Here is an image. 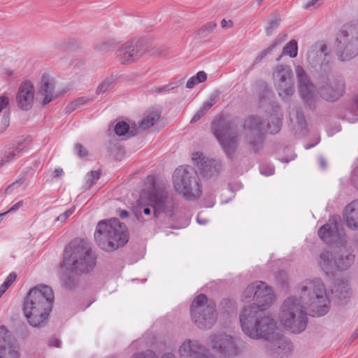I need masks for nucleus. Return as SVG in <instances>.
I'll return each mask as SVG.
<instances>
[{
    "instance_id": "f257e3e1",
    "label": "nucleus",
    "mask_w": 358,
    "mask_h": 358,
    "mask_svg": "<svg viewBox=\"0 0 358 358\" xmlns=\"http://www.w3.org/2000/svg\"><path fill=\"white\" fill-rule=\"evenodd\" d=\"M55 296L51 287L38 285L27 294L23 303V313L33 327H44L52 310Z\"/></svg>"
},
{
    "instance_id": "f03ea898",
    "label": "nucleus",
    "mask_w": 358,
    "mask_h": 358,
    "mask_svg": "<svg viewBox=\"0 0 358 358\" xmlns=\"http://www.w3.org/2000/svg\"><path fill=\"white\" fill-rule=\"evenodd\" d=\"M242 331L252 339H264L268 342L279 332L276 322L263 311L243 308L239 315Z\"/></svg>"
},
{
    "instance_id": "7ed1b4c3",
    "label": "nucleus",
    "mask_w": 358,
    "mask_h": 358,
    "mask_svg": "<svg viewBox=\"0 0 358 358\" xmlns=\"http://www.w3.org/2000/svg\"><path fill=\"white\" fill-rule=\"evenodd\" d=\"M174 203L172 199H169L165 184L162 182H153L151 191L148 198L142 194L138 201V206L133 211L137 219H140L141 213L148 215L152 209L155 217L161 213L171 217L173 215Z\"/></svg>"
},
{
    "instance_id": "20e7f679",
    "label": "nucleus",
    "mask_w": 358,
    "mask_h": 358,
    "mask_svg": "<svg viewBox=\"0 0 358 358\" xmlns=\"http://www.w3.org/2000/svg\"><path fill=\"white\" fill-rule=\"evenodd\" d=\"M300 301L306 308L308 307L313 316L326 315L330 308V301L326 287L320 278L306 280L300 287Z\"/></svg>"
},
{
    "instance_id": "39448f33",
    "label": "nucleus",
    "mask_w": 358,
    "mask_h": 358,
    "mask_svg": "<svg viewBox=\"0 0 358 358\" xmlns=\"http://www.w3.org/2000/svg\"><path fill=\"white\" fill-rule=\"evenodd\" d=\"M98 246L106 252H113L124 246L129 240L127 229L117 218L100 221L94 232Z\"/></svg>"
},
{
    "instance_id": "423d86ee",
    "label": "nucleus",
    "mask_w": 358,
    "mask_h": 358,
    "mask_svg": "<svg viewBox=\"0 0 358 358\" xmlns=\"http://www.w3.org/2000/svg\"><path fill=\"white\" fill-rule=\"evenodd\" d=\"M96 256L90 245L83 240L73 241L66 249L64 264L76 273L90 272L96 266Z\"/></svg>"
},
{
    "instance_id": "0eeeda50",
    "label": "nucleus",
    "mask_w": 358,
    "mask_h": 358,
    "mask_svg": "<svg viewBox=\"0 0 358 358\" xmlns=\"http://www.w3.org/2000/svg\"><path fill=\"white\" fill-rule=\"evenodd\" d=\"M306 308L296 296L287 298L279 313V321L292 333L303 331L307 326Z\"/></svg>"
},
{
    "instance_id": "6e6552de",
    "label": "nucleus",
    "mask_w": 358,
    "mask_h": 358,
    "mask_svg": "<svg viewBox=\"0 0 358 358\" xmlns=\"http://www.w3.org/2000/svg\"><path fill=\"white\" fill-rule=\"evenodd\" d=\"M173 185L176 192L187 199L200 196L201 185L196 171L190 166H181L173 175Z\"/></svg>"
},
{
    "instance_id": "1a4fd4ad",
    "label": "nucleus",
    "mask_w": 358,
    "mask_h": 358,
    "mask_svg": "<svg viewBox=\"0 0 358 358\" xmlns=\"http://www.w3.org/2000/svg\"><path fill=\"white\" fill-rule=\"evenodd\" d=\"M275 300L272 288L262 281H257L248 285L241 296L242 301L252 302L243 308H252L260 311L271 306Z\"/></svg>"
},
{
    "instance_id": "9d476101",
    "label": "nucleus",
    "mask_w": 358,
    "mask_h": 358,
    "mask_svg": "<svg viewBox=\"0 0 358 358\" xmlns=\"http://www.w3.org/2000/svg\"><path fill=\"white\" fill-rule=\"evenodd\" d=\"M336 50L342 61L350 60L358 55V20L345 24L338 31Z\"/></svg>"
},
{
    "instance_id": "9b49d317",
    "label": "nucleus",
    "mask_w": 358,
    "mask_h": 358,
    "mask_svg": "<svg viewBox=\"0 0 358 358\" xmlns=\"http://www.w3.org/2000/svg\"><path fill=\"white\" fill-rule=\"evenodd\" d=\"M190 310L193 322L200 329H210L216 321L215 305L203 294L194 299Z\"/></svg>"
},
{
    "instance_id": "f8f14e48",
    "label": "nucleus",
    "mask_w": 358,
    "mask_h": 358,
    "mask_svg": "<svg viewBox=\"0 0 358 358\" xmlns=\"http://www.w3.org/2000/svg\"><path fill=\"white\" fill-rule=\"evenodd\" d=\"M211 128L224 153L231 157L238 147L236 127L231 122L213 121Z\"/></svg>"
},
{
    "instance_id": "ddd939ff",
    "label": "nucleus",
    "mask_w": 358,
    "mask_h": 358,
    "mask_svg": "<svg viewBox=\"0 0 358 358\" xmlns=\"http://www.w3.org/2000/svg\"><path fill=\"white\" fill-rule=\"evenodd\" d=\"M208 343L222 358H231L239 354L236 338L225 333H214L209 336Z\"/></svg>"
},
{
    "instance_id": "4468645a",
    "label": "nucleus",
    "mask_w": 358,
    "mask_h": 358,
    "mask_svg": "<svg viewBox=\"0 0 358 358\" xmlns=\"http://www.w3.org/2000/svg\"><path fill=\"white\" fill-rule=\"evenodd\" d=\"M318 235L323 241L328 244L336 243L343 246L346 243L345 236L338 216H332L327 224L319 229Z\"/></svg>"
},
{
    "instance_id": "2eb2a0df",
    "label": "nucleus",
    "mask_w": 358,
    "mask_h": 358,
    "mask_svg": "<svg viewBox=\"0 0 358 358\" xmlns=\"http://www.w3.org/2000/svg\"><path fill=\"white\" fill-rule=\"evenodd\" d=\"M274 84L278 94L282 99L292 96L294 92L292 70L288 66L278 65L273 73Z\"/></svg>"
},
{
    "instance_id": "dca6fc26",
    "label": "nucleus",
    "mask_w": 358,
    "mask_h": 358,
    "mask_svg": "<svg viewBox=\"0 0 358 358\" xmlns=\"http://www.w3.org/2000/svg\"><path fill=\"white\" fill-rule=\"evenodd\" d=\"M243 130L246 143L252 146L254 150L262 141V135L266 131V127L258 116H250L243 123Z\"/></svg>"
},
{
    "instance_id": "f3484780",
    "label": "nucleus",
    "mask_w": 358,
    "mask_h": 358,
    "mask_svg": "<svg viewBox=\"0 0 358 358\" xmlns=\"http://www.w3.org/2000/svg\"><path fill=\"white\" fill-rule=\"evenodd\" d=\"M179 358H215L201 342L187 338L178 347Z\"/></svg>"
},
{
    "instance_id": "a211bd4d",
    "label": "nucleus",
    "mask_w": 358,
    "mask_h": 358,
    "mask_svg": "<svg viewBox=\"0 0 358 358\" xmlns=\"http://www.w3.org/2000/svg\"><path fill=\"white\" fill-rule=\"evenodd\" d=\"M295 72L298 81L299 92L304 101L311 105L316 100L319 90H315L314 85L302 66L299 65L296 66Z\"/></svg>"
},
{
    "instance_id": "6ab92c4d",
    "label": "nucleus",
    "mask_w": 358,
    "mask_h": 358,
    "mask_svg": "<svg viewBox=\"0 0 358 358\" xmlns=\"http://www.w3.org/2000/svg\"><path fill=\"white\" fill-rule=\"evenodd\" d=\"M355 256L353 255H347L345 262H341V259H336L335 255L332 252L323 251L318 260L319 266L325 272L329 274L334 269L346 270L354 262Z\"/></svg>"
},
{
    "instance_id": "aec40b11",
    "label": "nucleus",
    "mask_w": 358,
    "mask_h": 358,
    "mask_svg": "<svg viewBox=\"0 0 358 358\" xmlns=\"http://www.w3.org/2000/svg\"><path fill=\"white\" fill-rule=\"evenodd\" d=\"M345 90V83L341 78L324 79L320 83L319 94L327 101H335L341 96Z\"/></svg>"
},
{
    "instance_id": "412c9836",
    "label": "nucleus",
    "mask_w": 358,
    "mask_h": 358,
    "mask_svg": "<svg viewBox=\"0 0 358 358\" xmlns=\"http://www.w3.org/2000/svg\"><path fill=\"white\" fill-rule=\"evenodd\" d=\"M192 159L205 178H210L222 170V166L220 160L206 157L201 152H194Z\"/></svg>"
},
{
    "instance_id": "4be33fe9",
    "label": "nucleus",
    "mask_w": 358,
    "mask_h": 358,
    "mask_svg": "<svg viewBox=\"0 0 358 358\" xmlns=\"http://www.w3.org/2000/svg\"><path fill=\"white\" fill-rule=\"evenodd\" d=\"M20 348L4 326L0 327V358H20Z\"/></svg>"
},
{
    "instance_id": "5701e85b",
    "label": "nucleus",
    "mask_w": 358,
    "mask_h": 358,
    "mask_svg": "<svg viewBox=\"0 0 358 358\" xmlns=\"http://www.w3.org/2000/svg\"><path fill=\"white\" fill-rule=\"evenodd\" d=\"M141 45L136 41H130L121 45L116 51V57L123 64L134 62L141 55Z\"/></svg>"
},
{
    "instance_id": "b1692460",
    "label": "nucleus",
    "mask_w": 358,
    "mask_h": 358,
    "mask_svg": "<svg viewBox=\"0 0 358 358\" xmlns=\"http://www.w3.org/2000/svg\"><path fill=\"white\" fill-rule=\"evenodd\" d=\"M35 90L29 81L21 83L16 95V101L20 108L24 110H29L34 102Z\"/></svg>"
},
{
    "instance_id": "393cba45",
    "label": "nucleus",
    "mask_w": 358,
    "mask_h": 358,
    "mask_svg": "<svg viewBox=\"0 0 358 358\" xmlns=\"http://www.w3.org/2000/svg\"><path fill=\"white\" fill-rule=\"evenodd\" d=\"M266 348L270 352L271 355L283 358L284 355L292 350V344L289 340L284 338L278 332L275 338L267 342Z\"/></svg>"
},
{
    "instance_id": "a878e982",
    "label": "nucleus",
    "mask_w": 358,
    "mask_h": 358,
    "mask_svg": "<svg viewBox=\"0 0 358 358\" xmlns=\"http://www.w3.org/2000/svg\"><path fill=\"white\" fill-rule=\"evenodd\" d=\"M55 80L48 73H44L41 80L38 94L43 98V103L47 104L56 98L59 94L55 91Z\"/></svg>"
},
{
    "instance_id": "bb28decb",
    "label": "nucleus",
    "mask_w": 358,
    "mask_h": 358,
    "mask_svg": "<svg viewBox=\"0 0 358 358\" xmlns=\"http://www.w3.org/2000/svg\"><path fill=\"white\" fill-rule=\"evenodd\" d=\"M268 113L267 128L271 134L278 133L281 128L282 113L278 105H271Z\"/></svg>"
},
{
    "instance_id": "cd10ccee",
    "label": "nucleus",
    "mask_w": 358,
    "mask_h": 358,
    "mask_svg": "<svg viewBox=\"0 0 358 358\" xmlns=\"http://www.w3.org/2000/svg\"><path fill=\"white\" fill-rule=\"evenodd\" d=\"M327 48L322 43H315L312 45L308 52L307 59L308 63L314 66L322 64L327 55Z\"/></svg>"
},
{
    "instance_id": "c85d7f7f",
    "label": "nucleus",
    "mask_w": 358,
    "mask_h": 358,
    "mask_svg": "<svg viewBox=\"0 0 358 358\" xmlns=\"http://www.w3.org/2000/svg\"><path fill=\"white\" fill-rule=\"evenodd\" d=\"M346 225L351 229H358V199L346 206L344 211Z\"/></svg>"
},
{
    "instance_id": "c756f323",
    "label": "nucleus",
    "mask_w": 358,
    "mask_h": 358,
    "mask_svg": "<svg viewBox=\"0 0 358 358\" xmlns=\"http://www.w3.org/2000/svg\"><path fill=\"white\" fill-rule=\"evenodd\" d=\"M334 297L343 303L349 299L352 296V290L348 282L346 280H338L332 289Z\"/></svg>"
},
{
    "instance_id": "7c9ffc66",
    "label": "nucleus",
    "mask_w": 358,
    "mask_h": 358,
    "mask_svg": "<svg viewBox=\"0 0 358 358\" xmlns=\"http://www.w3.org/2000/svg\"><path fill=\"white\" fill-rule=\"evenodd\" d=\"M289 117L295 132L304 134L306 123L303 114L297 109H292L289 112Z\"/></svg>"
},
{
    "instance_id": "2f4dec72",
    "label": "nucleus",
    "mask_w": 358,
    "mask_h": 358,
    "mask_svg": "<svg viewBox=\"0 0 358 358\" xmlns=\"http://www.w3.org/2000/svg\"><path fill=\"white\" fill-rule=\"evenodd\" d=\"M114 130L117 136L129 138L136 134L138 129L136 126L130 127L127 122L122 121L116 124Z\"/></svg>"
},
{
    "instance_id": "473e14b6",
    "label": "nucleus",
    "mask_w": 358,
    "mask_h": 358,
    "mask_svg": "<svg viewBox=\"0 0 358 358\" xmlns=\"http://www.w3.org/2000/svg\"><path fill=\"white\" fill-rule=\"evenodd\" d=\"M216 96H210L206 101H205L202 106L198 110L191 120V122L194 123L197 122L206 113L215 103Z\"/></svg>"
},
{
    "instance_id": "72a5a7b5",
    "label": "nucleus",
    "mask_w": 358,
    "mask_h": 358,
    "mask_svg": "<svg viewBox=\"0 0 358 358\" xmlns=\"http://www.w3.org/2000/svg\"><path fill=\"white\" fill-rule=\"evenodd\" d=\"M22 148L16 147L15 148L8 149L0 155V168L6 164L13 161L17 153L22 151Z\"/></svg>"
},
{
    "instance_id": "f704fd0d",
    "label": "nucleus",
    "mask_w": 358,
    "mask_h": 358,
    "mask_svg": "<svg viewBox=\"0 0 358 358\" xmlns=\"http://www.w3.org/2000/svg\"><path fill=\"white\" fill-rule=\"evenodd\" d=\"M160 114L157 111H152L143 117L139 127L146 129L153 126L159 119Z\"/></svg>"
},
{
    "instance_id": "c9c22d12",
    "label": "nucleus",
    "mask_w": 358,
    "mask_h": 358,
    "mask_svg": "<svg viewBox=\"0 0 358 358\" xmlns=\"http://www.w3.org/2000/svg\"><path fill=\"white\" fill-rule=\"evenodd\" d=\"M101 176V172L98 171H92L88 173L85 178V185L83 188L86 190L90 189L96 182L99 179Z\"/></svg>"
},
{
    "instance_id": "e433bc0d",
    "label": "nucleus",
    "mask_w": 358,
    "mask_h": 358,
    "mask_svg": "<svg viewBox=\"0 0 358 358\" xmlns=\"http://www.w3.org/2000/svg\"><path fill=\"white\" fill-rule=\"evenodd\" d=\"M132 358H157L155 353L150 350L144 352L135 353ZM161 358H176L175 355L171 352H166L162 355Z\"/></svg>"
},
{
    "instance_id": "4c0bfd02",
    "label": "nucleus",
    "mask_w": 358,
    "mask_h": 358,
    "mask_svg": "<svg viewBox=\"0 0 358 358\" xmlns=\"http://www.w3.org/2000/svg\"><path fill=\"white\" fill-rule=\"evenodd\" d=\"M298 53L297 43L295 40L290 41L283 48L282 54L292 58L296 57Z\"/></svg>"
},
{
    "instance_id": "58836bf2",
    "label": "nucleus",
    "mask_w": 358,
    "mask_h": 358,
    "mask_svg": "<svg viewBox=\"0 0 358 358\" xmlns=\"http://www.w3.org/2000/svg\"><path fill=\"white\" fill-rule=\"evenodd\" d=\"M346 120L351 123L358 121V96L356 99L352 107L345 113Z\"/></svg>"
},
{
    "instance_id": "ea45409f",
    "label": "nucleus",
    "mask_w": 358,
    "mask_h": 358,
    "mask_svg": "<svg viewBox=\"0 0 358 358\" xmlns=\"http://www.w3.org/2000/svg\"><path fill=\"white\" fill-rule=\"evenodd\" d=\"M91 99L87 98V97H79L76 99H75L73 101L71 102L66 107V112L67 113H70L75 110L76 109L80 108L83 105L85 104L87 102L90 101Z\"/></svg>"
},
{
    "instance_id": "a19ab883",
    "label": "nucleus",
    "mask_w": 358,
    "mask_h": 358,
    "mask_svg": "<svg viewBox=\"0 0 358 358\" xmlns=\"http://www.w3.org/2000/svg\"><path fill=\"white\" fill-rule=\"evenodd\" d=\"M113 86L112 79L104 80L97 87L96 93L103 94L110 90Z\"/></svg>"
},
{
    "instance_id": "79ce46f5",
    "label": "nucleus",
    "mask_w": 358,
    "mask_h": 358,
    "mask_svg": "<svg viewBox=\"0 0 358 358\" xmlns=\"http://www.w3.org/2000/svg\"><path fill=\"white\" fill-rule=\"evenodd\" d=\"M216 24L213 22H210L204 24L199 30L200 34L203 36H207L211 33L215 28Z\"/></svg>"
},
{
    "instance_id": "37998d69",
    "label": "nucleus",
    "mask_w": 358,
    "mask_h": 358,
    "mask_svg": "<svg viewBox=\"0 0 358 358\" xmlns=\"http://www.w3.org/2000/svg\"><path fill=\"white\" fill-rule=\"evenodd\" d=\"M75 210L76 208L72 207L64 213L60 214L55 219V222H59L60 224L64 223L66 220L74 213Z\"/></svg>"
},
{
    "instance_id": "c03bdc74",
    "label": "nucleus",
    "mask_w": 358,
    "mask_h": 358,
    "mask_svg": "<svg viewBox=\"0 0 358 358\" xmlns=\"http://www.w3.org/2000/svg\"><path fill=\"white\" fill-rule=\"evenodd\" d=\"M285 39H275L267 48L261 53V59L269 54L277 46L280 45Z\"/></svg>"
},
{
    "instance_id": "a18cd8bd",
    "label": "nucleus",
    "mask_w": 358,
    "mask_h": 358,
    "mask_svg": "<svg viewBox=\"0 0 358 358\" xmlns=\"http://www.w3.org/2000/svg\"><path fill=\"white\" fill-rule=\"evenodd\" d=\"M24 182V179L23 177L18 178L15 182L9 185L5 189V194H8L12 193L16 187L22 185Z\"/></svg>"
},
{
    "instance_id": "49530a36",
    "label": "nucleus",
    "mask_w": 358,
    "mask_h": 358,
    "mask_svg": "<svg viewBox=\"0 0 358 358\" xmlns=\"http://www.w3.org/2000/svg\"><path fill=\"white\" fill-rule=\"evenodd\" d=\"M114 44V42L111 40L101 41L96 44V48L101 51L108 50Z\"/></svg>"
},
{
    "instance_id": "de8ad7c7",
    "label": "nucleus",
    "mask_w": 358,
    "mask_h": 358,
    "mask_svg": "<svg viewBox=\"0 0 358 358\" xmlns=\"http://www.w3.org/2000/svg\"><path fill=\"white\" fill-rule=\"evenodd\" d=\"M279 26V20L275 18L273 20H271L270 22H268L267 27L266 28V31L267 35H271L273 32V31L275 29H277Z\"/></svg>"
},
{
    "instance_id": "09e8293b",
    "label": "nucleus",
    "mask_w": 358,
    "mask_h": 358,
    "mask_svg": "<svg viewBox=\"0 0 358 358\" xmlns=\"http://www.w3.org/2000/svg\"><path fill=\"white\" fill-rule=\"evenodd\" d=\"M322 3L323 2L322 0H307L303 8L306 9L316 8L321 6Z\"/></svg>"
},
{
    "instance_id": "8fccbe9b",
    "label": "nucleus",
    "mask_w": 358,
    "mask_h": 358,
    "mask_svg": "<svg viewBox=\"0 0 358 358\" xmlns=\"http://www.w3.org/2000/svg\"><path fill=\"white\" fill-rule=\"evenodd\" d=\"M260 172L264 176H271L274 173V168L269 165H263L260 167Z\"/></svg>"
},
{
    "instance_id": "3c124183",
    "label": "nucleus",
    "mask_w": 358,
    "mask_h": 358,
    "mask_svg": "<svg viewBox=\"0 0 358 358\" xmlns=\"http://www.w3.org/2000/svg\"><path fill=\"white\" fill-rule=\"evenodd\" d=\"M75 150L80 157H85L87 155V150L79 143L75 145Z\"/></svg>"
},
{
    "instance_id": "603ef678",
    "label": "nucleus",
    "mask_w": 358,
    "mask_h": 358,
    "mask_svg": "<svg viewBox=\"0 0 358 358\" xmlns=\"http://www.w3.org/2000/svg\"><path fill=\"white\" fill-rule=\"evenodd\" d=\"M9 103V99L6 96H0V113L5 109Z\"/></svg>"
},
{
    "instance_id": "864d4df0",
    "label": "nucleus",
    "mask_w": 358,
    "mask_h": 358,
    "mask_svg": "<svg viewBox=\"0 0 358 358\" xmlns=\"http://www.w3.org/2000/svg\"><path fill=\"white\" fill-rule=\"evenodd\" d=\"M176 87V85L173 84H169L162 87L157 88L155 90V92L157 93H163L167 92L171 90H173Z\"/></svg>"
},
{
    "instance_id": "5fc2aeb1",
    "label": "nucleus",
    "mask_w": 358,
    "mask_h": 358,
    "mask_svg": "<svg viewBox=\"0 0 358 358\" xmlns=\"http://www.w3.org/2000/svg\"><path fill=\"white\" fill-rule=\"evenodd\" d=\"M62 342L59 339L56 337H52L48 342L49 346H52L55 348H60Z\"/></svg>"
},
{
    "instance_id": "6e6d98bb",
    "label": "nucleus",
    "mask_w": 358,
    "mask_h": 358,
    "mask_svg": "<svg viewBox=\"0 0 358 358\" xmlns=\"http://www.w3.org/2000/svg\"><path fill=\"white\" fill-rule=\"evenodd\" d=\"M195 77H196V78L197 80V82L199 83H203V82L206 80V79H207V74L204 71H199L196 73Z\"/></svg>"
},
{
    "instance_id": "4d7b16f0",
    "label": "nucleus",
    "mask_w": 358,
    "mask_h": 358,
    "mask_svg": "<svg viewBox=\"0 0 358 358\" xmlns=\"http://www.w3.org/2000/svg\"><path fill=\"white\" fill-rule=\"evenodd\" d=\"M198 83H199L197 82V80H196L195 76H194L188 79V80L187 81V83H186V87L189 89H192Z\"/></svg>"
},
{
    "instance_id": "13d9d810",
    "label": "nucleus",
    "mask_w": 358,
    "mask_h": 358,
    "mask_svg": "<svg viewBox=\"0 0 358 358\" xmlns=\"http://www.w3.org/2000/svg\"><path fill=\"white\" fill-rule=\"evenodd\" d=\"M221 26L222 28H231L233 26V22L231 20H226L223 19L221 22Z\"/></svg>"
},
{
    "instance_id": "bf43d9fd",
    "label": "nucleus",
    "mask_w": 358,
    "mask_h": 358,
    "mask_svg": "<svg viewBox=\"0 0 358 358\" xmlns=\"http://www.w3.org/2000/svg\"><path fill=\"white\" fill-rule=\"evenodd\" d=\"M22 206H23V201H20L17 203H16L15 204H14L9 209V210L7 211V213L15 211L17 209H18L19 208L22 207Z\"/></svg>"
},
{
    "instance_id": "052dcab7",
    "label": "nucleus",
    "mask_w": 358,
    "mask_h": 358,
    "mask_svg": "<svg viewBox=\"0 0 358 358\" xmlns=\"http://www.w3.org/2000/svg\"><path fill=\"white\" fill-rule=\"evenodd\" d=\"M16 277L17 275L15 273H11L7 276L6 280L10 284H12L15 280Z\"/></svg>"
},
{
    "instance_id": "680f3d73",
    "label": "nucleus",
    "mask_w": 358,
    "mask_h": 358,
    "mask_svg": "<svg viewBox=\"0 0 358 358\" xmlns=\"http://www.w3.org/2000/svg\"><path fill=\"white\" fill-rule=\"evenodd\" d=\"M1 123L4 125L5 127H8L9 125V117L8 115H6L5 114L3 115L1 119Z\"/></svg>"
},
{
    "instance_id": "e2e57ef3",
    "label": "nucleus",
    "mask_w": 358,
    "mask_h": 358,
    "mask_svg": "<svg viewBox=\"0 0 358 358\" xmlns=\"http://www.w3.org/2000/svg\"><path fill=\"white\" fill-rule=\"evenodd\" d=\"M358 338V329H356L352 334V335L350 336V341H355L356 339Z\"/></svg>"
},
{
    "instance_id": "0e129e2a",
    "label": "nucleus",
    "mask_w": 358,
    "mask_h": 358,
    "mask_svg": "<svg viewBox=\"0 0 358 358\" xmlns=\"http://www.w3.org/2000/svg\"><path fill=\"white\" fill-rule=\"evenodd\" d=\"M63 173V170L62 169H56L55 171H54V177L55 178H58L60 176H62Z\"/></svg>"
},
{
    "instance_id": "69168bd1",
    "label": "nucleus",
    "mask_w": 358,
    "mask_h": 358,
    "mask_svg": "<svg viewBox=\"0 0 358 358\" xmlns=\"http://www.w3.org/2000/svg\"><path fill=\"white\" fill-rule=\"evenodd\" d=\"M129 213L125 210H120L119 215L121 218L124 219L128 217Z\"/></svg>"
},
{
    "instance_id": "338daca9",
    "label": "nucleus",
    "mask_w": 358,
    "mask_h": 358,
    "mask_svg": "<svg viewBox=\"0 0 358 358\" xmlns=\"http://www.w3.org/2000/svg\"><path fill=\"white\" fill-rule=\"evenodd\" d=\"M196 220H197L198 223H199L200 224H205L208 222V220L206 219H202L201 217V214L198 215Z\"/></svg>"
},
{
    "instance_id": "774afa93",
    "label": "nucleus",
    "mask_w": 358,
    "mask_h": 358,
    "mask_svg": "<svg viewBox=\"0 0 358 358\" xmlns=\"http://www.w3.org/2000/svg\"><path fill=\"white\" fill-rule=\"evenodd\" d=\"M319 163H320V165L321 168L325 169L327 167L326 161H325V159L323 157H320L319 159Z\"/></svg>"
}]
</instances>
